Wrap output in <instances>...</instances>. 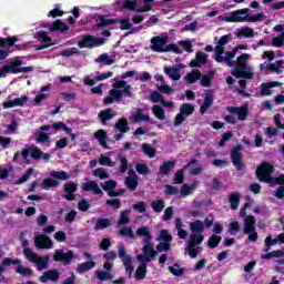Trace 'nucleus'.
I'll list each match as a JSON object with an SVG mask.
<instances>
[{
  "label": "nucleus",
  "instance_id": "f257e3e1",
  "mask_svg": "<svg viewBox=\"0 0 284 284\" xmlns=\"http://www.w3.org/2000/svg\"><path fill=\"white\" fill-rule=\"evenodd\" d=\"M214 225V220L206 217L203 221L196 220L194 222H191L189 224L190 231L192 234L190 235L189 239V244L186 246V252L191 256V258H196L199 254H201V247H196V245H201L203 241H205V236H203V232L206 230H210Z\"/></svg>",
  "mask_w": 284,
  "mask_h": 284
},
{
  "label": "nucleus",
  "instance_id": "f03ea898",
  "mask_svg": "<svg viewBox=\"0 0 284 284\" xmlns=\"http://www.w3.org/2000/svg\"><path fill=\"white\" fill-rule=\"evenodd\" d=\"M214 41H217L214 55L215 61L217 63H223V61H225L229 68H234L235 63L233 59L236 57L239 48H234L232 51L225 52V45H227L232 41V33L222 36L221 38L215 37Z\"/></svg>",
  "mask_w": 284,
  "mask_h": 284
},
{
  "label": "nucleus",
  "instance_id": "7ed1b4c3",
  "mask_svg": "<svg viewBox=\"0 0 284 284\" xmlns=\"http://www.w3.org/2000/svg\"><path fill=\"white\" fill-rule=\"evenodd\" d=\"M26 234H27L26 232H21L19 237V240L21 241L22 247H24L23 255L26 256V260L37 265L38 272L48 270V263H50V257L39 256L31 248H28V245H30V242H28V239H26Z\"/></svg>",
  "mask_w": 284,
  "mask_h": 284
},
{
  "label": "nucleus",
  "instance_id": "20e7f679",
  "mask_svg": "<svg viewBox=\"0 0 284 284\" xmlns=\"http://www.w3.org/2000/svg\"><path fill=\"white\" fill-rule=\"evenodd\" d=\"M250 59H252L250 53L237 57V61H234L235 68L231 71V74L236 79H254V69L247 65Z\"/></svg>",
  "mask_w": 284,
  "mask_h": 284
},
{
  "label": "nucleus",
  "instance_id": "39448f33",
  "mask_svg": "<svg viewBox=\"0 0 284 284\" xmlns=\"http://www.w3.org/2000/svg\"><path fill=\"white\" fill-rule=\"evenodd\" d=\"M122 97H132L130 84L123 80L115 81L113 88L109 91V97L104 99V103L110 105L113 101H121Z\"/></svg>",
  "mask_w": 284,
  "mask_h": 284
},
{
  "label": "nucleus",
  "instance_id": "423d86ee",
  "mask_svg": "<svg viewBox=\"0 0 284 284\" xmlns=\"http://www.w3.org/2000/svg\"><path fill=\"white\" fill-rule=\"evenodd\" d=\"M250 9H240L236 11L231 12L229 16L224 18L226 23H255L256 21H261L263 19V13H257L255 16L247 14Z\"/></svg>",
  "mask_w": 284,
  "mask_h": 284
},
{
  "label": "nucleus",
  "instance_id": "0eeeda50",
  "mask_svg": "<svg viewBox=\"0 0 284 284\" xmlns=\"http://www.w3.org/2000/svg\"><path fill=\"white\" fill-rule=\"evenodd\" d=\"M168 36L153 37L151 39L150 49L153 52H175L176 54L183 53V49L179 48L176 44H168Z\"/></svg>",
  "mask_w": 284,
  "mask_h": 284
},
{
  "label": "nucleus",
  "instance_id": "6e6552de",
  "mask_svg": "<svg viewBox=\"0 0 284 284\" xmlns=\"http://www.w3.org/2000/svg\"><path fill=\"white\" fill-rule=\"evenodd\" d=\"M23 65V60L16 58L11 62L7 63L2 69H0V79H4L8 74H27L32 72L34 67H21Z\"/></svg>",
  "mask_w": 284,
  "mask_h": 284
},
{
  "label": "nucleus",
  "instance_id": "1a4fd4ad",
  "mask_svg": "<svg viewBox=\"0 0 284 284\" xmlns=\"http://www.w3.org/2000/svg\"><path fill=\"white\" fill-rule=\"evenodd\" d=\"M112 23H115L120 30H126L128 31L126 34H139V31L143 30V26L134 27L130 18H121L118 20H112V19L105 20V18L100 17V26H110Z\"/></svg>",
  "mask_w": 284,
  "mask_h": 284
},
{
  "label": "nucleus",
  "instance_id": "9d476101",
  "mask_svg": "<svg viewBox=\"0 0 284 284\" xmlns=\"http://www.w3.org/2000/svg\"><path fill=\"white\" fill-rule=\"evenodd\" d=\"M274 172V166L272 164L264 162L256 170L257 179L263 181L264 183H270L271 185H278V183H284V175H280L278 178H272V173Z\"/></svg>",
  "mask_w": 284,
  "mask_h": 284
},
{
  "label": "nucleus",
  "instance_id": "9b49d317",
  "mask_svg": "<svg viewBox=\"0 0 284 284\" xmlns=\"http://www.w3.org/2000/svg\"><path fill=\"white\" fill-rule=\"evenodd\" d=\"M119 3L122 4V8H126V10H133L134 12H150L154 0H120Z\"/></svg>",
  "mask_w": 284,
  "mask_h": 284
},
{
  "label": "nucleus",
  "instance_id": "f8f14e48",
  "mask_svg": "<svg viewBox=\"0 0 284 284\" xmlns=\"http://www.w3.org/2000/svg\"><path fill=\"white\" fill-rule=\"evenodd\" d=\"M19 41V38L12 37V38H0V61H3V59L8 58V54L12 52V48H16L17 50H21L17 43Z\"/></svg>",
  "mask_w": 284,
  "mask_h": 284
},
{
  "label": "nucleus",
  "instance_id": "ddd939ff",
  "mask_svg": "<svg viewBox=\"0 0 284 284\" xmlns=\"http://www.w3.org/2000/svg\"><path fill=\"white\" fill-rule=\"evenodd\" d=\"M244 234L248 235V241L256 243L258 241V233H256V220L253 215H247L244 219Z\"/></svg>",
  "mask_w": 284,
  "mask_h": 284
},
{
  "label": "nucleus",
  "instance_id": "4468645a",
  "mask_svg": "<svg viewBox=\"0 0 284 284\" xmlns=\"http://www.w3.org/2000/svg\"><path fill=\"white\" fill-rule=\"evenodd\" d=\"M159 252L154 250V245L152 243L145 244L142 247V254L136 256L138 263H150L152 258H154Z\"/></svg>",
  "mask_w": 284,
  "mask_h": 284
},
{
  "label": "nucleus",
  "instance_id": "2eb2a0df",
  "mask_svg": "<svg viewBox=\"0 0 284 284\" xmlns=\"http://www.w3.org/2000/svg\"><path fill=\"white\" fill-rule=\"evenodd\" d=\"M30 98L28 95H22L20 98H12V95H9L7 100L2 103V108L4 110H8L10 108H23L28 103Z\"/></svg>",
  "mask_w": 284,
  "mask_h": 284
},
{
  "label": "nucleus",
  "instance_id": "dca6fc26",
  "mask_svg": "<svg viewBox=\"0 0 284 284\" xmlns=\"http://www.w3.org/2000/svg\"><path fill=\"white\" fill-rule=\"evenodd\" d=\"M158 241H160V244L156 245L158 252H168L170 250V243H172V235L168 230H161Z\"/></svg>",
  "mask_w": 284,
  "mask_h": 284
},
{
  "label": "nucleus",
  "instance_id": "f3484780",
  "mask_svg": "<svg viewBox=\"0 0 284 284\" xmlns=\"http://www.w3.org/2000/svg\"><path fill=\"white\" fill-rule=\"evenodd\" d=\"M74 258H77V256L72 251L63 252V250H55L53 255V261L63 263V265H70Z\"/></svg>",
  "mask_w": 284,
  "mask_h": 284
},
{
  "label": "nucleus",
  "instance_id": "a211bd4d",
  "mask_svg": "<svg viewBox=\"0 0 284 284\" xmlns=\"http://www.w3.org/2000/svg\"><path fill=\"white\" fill-rule=\"evenodd\" d=\"M118 256L119 258H121L129 276H132V272H134V266L132 265V256L125 253V247L123 246L118 247Z\"/></svg>",
  "mask_w": 284,
  "mask_h": 284
},
{
  "label": "nucleus",
  "instance_id": "6ab92c4d",
  "mask_svg": "<svg viewBox=\"0 0 284 284\" xmlns=\"http://www.w3.org/2000/svg\"><path fill=\"white\" fill-rule=\"evenodd\" d=\"M103 45L102 38H94L92 36H83L79 41V48H98Z\"/></svg>",
  "mask_w": 284,
  "mask_h": 284
},
{
  "label": "nucleus",
  "instance_id": "aec40b11",
  "mask_svg": "<svg viewBox=\"0 0 284 284\" xmlns=\"http://www.w3.org/2000/svg\"><path fill=\"white\" fill-rule=\"evenodd\" d=\"M34 245L38 250H52V240L44 234H37L34 237Z\"/></svg>",
  "mask_w": 284,
  "mask_h": 284
},
{
  "label": "nucleus",
  "instance_id": "412c9836",
  "mask_svg": "<svg viewBox=\"0 0 284 284\" xmlns=\"http://www.w3.org/2000/svg\"><path fill=\"white\" fill-rule=\"evenodd\" d=\"M250 106L247 104H243L242 106H229L227 112L230 114L237 115L239 121H246L247 120V112Z\"/></svg>",
  "mask_w": 284,
  "mask_h": 284
},
{
  "label": "nucleus",
  "instance_id": "4be33fe9",
  "mask_svg": "<svg viewBox=\"0 0 284 284\" xmlns=\"http://www.w3.org/2000/svg\"><path fill=\"white\" fill-rule=\"evenodd\" d=\"M114 77V72L111 71H106L103 73H97L95 78H91L90 75L84 77V84L85 85H94V83H97V81H105V79H110Z\"/></svg>",
  "mask_w": 284,
  "mask_h": 284
},
{
  "label": "nucleus",
  "instance_id": "5701e85b",
  "mask_svg": "<svg viewBox=\"0 0 284 284\" xmlns=\"http://www.w3.org/2000/svg\"><path fill=\"white\" fill-rule=\"evenodd\" d=\"M40 130H42V132H49V134H57V131L59 130L70 133V128H68L63 122H57L52 125H42Z\"/></svg>",
  "mask_w": 284,
  "mask_h": 284
},
{
  "label": "nucleus",
  "instance_id": "b1692460",
  "mask_svg": "<svg viewBox=\"0 0 284 284\" xmlns=\"http://www.w3.org/2000/svg\"><path fill=\"white\" fill-rule=\"evenodd\" d=\"M154 79L158 81L156 88L159 92H162V94H172V92H174L172 87L165 84V78L162 74L156 73Z\"/></svg>",
  "mask_w": 284,
  "mask_h": 284
},
{
  "label": "nucleus",
  "instance_id": "393cba45",
  "mask_svg": "<svg viewBox=\"0 0 284 284\" xmlns=\"http://www.w3.org/2000/svg\"><path fill=\"white\" fill-rule=\"evenodd\" d=\"M163 72L172 81H181V67H164Z\"/></svg>",
  "mask_w": 284,
  "mask_h": 284
},
{
  "label": "nucleus",
  "instance_id": "a878e982",
  "mask_svg": "<svg viewBox=\"0 0 284 284\" xmlns=\"http://www.w3.org/2000/svg\"><path fill=\"white\" fill-rule=\"evenodd\" d=\"M43 28H48L50 32H67V30H70L68 24L61 20H57L53 23H44Z\"/></svg>",
  "mask_w": 284,
  "mask_h": 284
},
{
  "label": "nucleus",
  "instance_id": "bb28decb",
  "mask_svg": "<svg viewBox=\"0 0 284 284\" xmlns=\"http://www.w3.org/2000/svg\"><path fill=\"white\" fill-rule=\"evenodd\" d=\"M240 150H241V146H236L231 152V159H232L233 165H234V168H236V170H242L244 168L243 154H241Z\"/></svg>",
  "mask_w": 284,
  "mask_h": 284
},
{
  "label": "nucleus",
  "instance_id": "cd10ccee",
  "mask_svg": "<svg viewBox=\"0 0 284 284\" xmlns=\"http://www.w3.org/2000/svg\"><path fill=\"white\" fill-rule=\"evenodd\" d=\"M125 185L134 192L136 187H139V176L136 175V172L134 170H130L128 176L125 178Z\"/></svg>",
  "mask_w": 284,
  "mask_h": 284
},
{
  "label": "nucleus",
  "instance_id": "c85d7f7f",
  "mask_svg": "<svg viewBox=\"0 0 284 284\" xmlns=\"http://www.w3.org/2000/svg\"><path fill=\"white\" fill-rule=\"evenodd\" d=\"M77 187H79V184L75 182H67L64 184V199L67 201H74L77 199V195H74V192H77Z\"/></svg>",
  "mask_w": 284,
  "mask_h": 284
},
{
  "label": "nucleus",
  "instance_id": "c756f323",
  "mask_svg": "<svg viewBox=\"0 0 284 284\" xmlns=\"http://www.w3.org/2000/svg\"><path fill=\"white\" fill-rule=\"evenodd\" d=\"M136 235L142 237V243H152V231H150V226L139 227L136 230Z\"/></svg>",
  "mask_w": 284,
  "mask_h": 284
},
{
  "label": "nucleus",
  "instance_id": "7c9ffc66",
  "mask_svg": "<svg viewBox=\"0 0 284 284\" xmlns=\"http://www.w3.org/2000/svg\"><path fill=\"white\" fill-rule=\"evenodd\" d=\"M59 276H61V274L57 270L47 271L42 276H40V283H48V281L57 283V281H59Z\"/></svg>",
  "mask_w": 284,
  "mask_h": 284
},
{
  "label": "nucleus",
  "instance_id": "2f4dec72",
  "mask_svg": "<svg viewBox=\"0 0 284 284\" xmlns=\"http://www.w3.org/2000/svg\"><path fill=\"white\" fill-rule=\"evenodd\" d=\"M214 103V95L212 94L211 91L206 92L204 95V102L200 106V113L205 114L210 108H212V104Z\"/></svg>",
  "mask_w": 284,
  "mask_h": 284
},
{
  "label": "nucleus",
  "instance_id": "473e14b6",
  "mask_svg": "<svg viewBox=\"0 0 284 284\" xmlns=\"http://www.w3.org/2000/svg\"><path fill=\"white\" fill-rule=\"evenodd\" d=\"M84 192H93V194H103L101 187L95 181H88L82 185Z\"/></svg>",
  "mask_w": 284,
  "mask_h": 284
},
{
  "label": "nucleus",
  "instance_id": "72a5a7b5",
  "mask_svg": "<svg viewBox=\"0 0 284 284\" xmlns=\"http://www.w3.org/2000/svg\"><path fill=\"white\" fill-rule=\"evenodd\" d=\"M36 37L40 43H43V48H50L52 45V38L48 36V32L45 31H38L36 33Z\"/></svg>",
  "mask_w": 284,
  "mask_h": 284
},
{
  "label": "nucleus",
  "instance_id": "f704fd0d",
  "mask_svg": "<svg viewBox=\"0 0 284 284\" xmlns=\"http://www.w3.org/2000/svg\"><path fill=\"white\" fill-rule=\"evenodd\" d=\"M30 154L31 159H36L37 161H39V159H43V161H50V155L37 146L30 149Z\"/></svg>",
  "mask_w": 284,
  "mask_h": 284
},
{
  "label": "nucleus",
  "instance_id": "c9c22d12",
  "mask_svg": "<svg viewBox=\"0 0 284 284\" xmlns=\"http://www.w3.org/2000/svg\"><path fill=\"white\" fill-rule=\"evenodd\" d=\"M281 85V82H268V83H263L261 85V90H262V97H270V94H272L273 92V88H278Z\"/></svg>",
  "mask_w": 284,
  "mask_h": 284
},
{
  "label": "nucleus",
  "instance_id": "e433bc0d",
  "mask_svg": "<svg viewBox=\"0 0 284 284\" xmlns=\"http://www.w3.org/2000/svg\"><path fill=\"white\" fill-rule=\"evenodd\" d=\"M236 37L239 39H252V37H254V29L250 27H243L241 29H237Z\"/></svg>",
  "mask_w": 284,
  "mask_h": 284
},
{
  "label": "nucleus",
  "instance_id": "4c0bfd02",
  "mask_svg": "<svg viewBox=\"0 0 284 284\" xmlns=\"http://www.w3.org/2000/svg\"><path fill=\"white\" fill-rule=\"evenodd\" d=\"M95 63H99V65H114V58L108 53H102L95 59Z\"/></svg>",
  "mask_w": 284,
  "mask_h": 284
},
{
  "label": "nucleus",
  "instance_id": "58836bf2",
  "mask_svg": "<svg viewBox=\"0 0 284 284\" xmlns=\"http://www.w3.org/2000/svg\"><path fill=\"white\" fill-rule=\"evenodd\" d=\"M131 121L134 123H139L140 121H150V115L148 113H143V110L136 109V112L131 114Z\"/></svg>",
  "mask_w": 284,
  "mask_h": 284
},
{
  "label": "nucleus",
  "instance_id": "ea45409f",
  "mask_svg": "<svg viewBox=\"0 0 284 284\" xmlns=\"http://www.w3.org/2000/svg\"><path fill=\"white\" fill-rule=\"evenodd\" d=\"M204 63H207V55L205 52L199 51L195 60L191 61L190 65L192 68H196L197 65H203Z\"/></svg>",
  "mask_w": 284,
  "mask_h": 284
},
{
  "label": "nucleus",
  "instance_id": "a19ab883",
  "mask_svg": "<svg viewBox=\"0 0 284 284\" xmlns=\"http://www.w3.org/2000/svg\"><path fill=\"white\" fill-rule=\"evenodd\" d=\"M140 265L138 266L135 271V278L136 281H143L148 274V263L145 262H139Z\"/></svg>",
  "mask_w": 284,
  "mask_h": 284
},
{
  "label": "nucleus",
  "instance_id": "79ce46f5",
  "mask_svg": "<svg viewBox=\"0 0 284 284\" xmlns=\"http://www.w3.org/2000/svg\"><path fill=\"white\" fill-rule=\"evenodd\" d=\"M97 267V263L93 261L84 262L78 265L77 272L79 274H83L85 272H90V270H94Z\"/></svg>",
  "mask_w": 284,
  "mask_h": 284
},
{
  "label": "nucleus",
  "instance_id": "37998d69",
  "mask_svg": "<svg viewBox=\"0 0 284 284\" xmlns=\"http://www.w3.org/2000/svg\"><path fill=\"white\" fill-rule=\"evenodd\" d=\"M102 187L105 192H108L109 196H116V193L112 190L116 189V182H114L113 180L110 181H105L102 184Z\"/></svg>",
  "mask_w": 284,
  "mask_h": 284
},
{
  "label": "nucleus",
  "instance_id": "c03bdc74",
  "mask_svg": "<svg viewBox=\"0 0 284 284\" xmlns=\"http://www.w3.org/2000/svg\"><path fill=\"white\" fill-rule=\"evenodd\" d=\"M201 71L199 70H193L190 73H187L184 79L186 83H196L201 79Z\"/></svg>",
  "mask_w": 284,
  "mask_h": 284
},
{
  "label": "nucleus",
  "instance_id": "a18cd8bd",
  "mask_svg": "<svg viewBox=\"0 0 284 284\" xmlns=\"http://www.w3.org/2000/svg\"><path fill=\"white\" fill-rule=\"evenodd\" d=\"M152 112L155 119H159V121H165V111H163V108H161V105H153Z\"/></svg>",
  "mask_w": 284,
  "mask_h": 284
},
{
  "label": "nucleus",
  "instance_id": "49530a36",
  "mask_svg": "<svg viewBox=\"0 0 284 284\" xmlns=\"http://www.w3.org/2000/svg\"><path fill=\"white\" fill-rule=\"evenodd\" d=\"M50 176H52V179H58L59 181H68V179H70V174L65 171H51Z\"/></svg>",
  "mask_w": 284,
  "mask_h": 284
},
{
  "label": "nucleus",
  "instance_id": "de8ad7c7",
  "mask_svg": "<svg viewBox=\"0 0 284 284\" xmlns=\"http://www.w3.org/2000/svg\"><path fill=\"white\" fill-rule=\"evenodd\" d=\"M115 128L119 132L126 133L130 131V126H128V120L122 118L115 123Z\"/></svg>",
  "mask_w": 284,
  "mask_h": 284
},
{
  "label": "nucleus",
  "instance_id": "09e8293b",
  "mask_svg": "<svg viewBox=\"0 0 284 284\" xmlns=\"http://www.w3.org/2000/svg\"><path fill=\"white\" fill-rule=\"evenodd\" d=\"M34 139L37 143H48V141H50V135L43 133V130L40 129V131L34 133Z\"/></svg>",
  "mask_w": 284,
  "mask_h": 284
},
{
  "label": "nucleus",
  "instance_id": "8fccbe9b",
  "mask_svg": "<svg viewBox=\"0 0 284 284\" xmlns=\"http://www.w3.org/2000/svg\"><path fill=\"white\" fill-rule=\"evenodd\" d=\"M172 170H174V162H164L160 168V174H162V176H166V174H170Z\"/></svg>",
  "mask_w": 284,
  "mask_h": 284
},
{
  "label": "nucleus",
  "instance_id": "3c124183",
  "mask_svg": "<svg viewBox=\"0 0 284 284\" xmlns=\"http://www.w3.org/2000/svg\"><path fill=\"white\" fill-rule=\"evenodd\" d=\"M264 243H265V247H266L264 250V252H266V254H267V252H270V247H272L274 245H277L278 237L277 236L276 237H272V235H268V236L265 237Z\"/></svg>",
  "mask_w": 284,
  "mask_h": 284
},
{
  "label": "nucleus",
  "instance_id": "603ef678",
  "mask_svg": "<svg viewBox=\"0 0 284 284\" xmlns=\"http://www.w3.org/2000/svg\"><path fill=\"white\" fill-rule=\"evenodd\" d=\"M180 112L187 118V116H190V114H194V105H192L190 103H183L180 106Z\"/></svg>",
  "mask_w": 284,
  "mask_h": 284
},
{
  "label": "nucleus",
  "instance_id": "864d4df0",
  "mask_svg": "<svg viewBox=\"0 0 284 284\" xmlns=\"http://www.w3.org/2000/svg\"><path fill=\"white\" fill-rule=\"evenodd\" d=\"M268 70H271V72H275V74H281V72H283V61L278 60L275 63H270Z\"/></svg>",
  "mask_w": 284,
  "mask_h": 284
},
{
  "label": "nucleus",
  "instance_id": "5fc2aeb1",
  "mask_svg": "<svg viewBox=\"0 0 284 284\" xmlns=\"http://www.w3.org/2000/svg\"><path fill=\"white\" fill-rule=\"evenodd\" d=\"M101 122L105 123L106 121H110V119H112L114 116V111L112 109H106L104 111H102L99 114Z\"/></svg>",
  "mask_w": 284,
  "mask_h": 284
},
{
  "label": "nucleus",
  "instance_id": "6e6d98bb",
  "mask_svg": "<svg viewBox=\"0 0 284 284\" xmlns=\"http://www.w3.org/2000/svg\"><path fill=\"white\" fill-rule=\"evenodd\" d=\"M95 276L99 281H112L110 271H95Z\"/></svg>",
  "mask_w": 284,
  "mask_h": 284
},
{
  "label": "nucleus",
  "instance_id": "4d7b16f0",
  "mask_svg": "<svg viewBox=\"0 0 284 284\" xmlns=\"http://www.w3.org/2000/svg\"><path fill=\"white\" fill-rule=\"evenodd\" d=\"M229 201L231 203V210H239V203L241 201L239 193H232Z\"/></svg>",
  "mask_w": 284,
  "mask_h": 284
},
{
  "label": "nucleus",
  "instance_id": "13d9d810",
  "mask_svg": "<svg viewBox=\"0 0 284 284\" xmlns=\"http://www.w3.org/2000/svg\"><path fill=\"white\" fill-rule=\"evenodd\" d=\"M93 176H97L98 179H101V181L105 179H110V174H108V171L103 168L95 169L93 171Z\"/></svg>",
  "mask_w": 284,
  "mask_h": 284
},
{
  "label": "nucleus",
  "instance_id": "bf43d9fd",
  "mask_svg": "<svg viewBox=\"0 0 284 284\" xmlns=\"http://www.w3.org/2000/svg\"><path fill=\"white\" fill-rule=\"evenodd\" d=\"M222 237L220 235L213 234L207 242L209 247L214 250V247H219V243H221Z\"/></svg>",
  "mask_w": 284,
  "mask_h": 284
},
{
  "label": "nucleus",
  "instance_id": "052dcab7",
  "mask_svg": "<svg viewBox=\"0 0 284 284\" xmlns=\"http://www.w3.org/2000/svg\"><path fill=\"white\" fill-rule=\"evenodd\" d=\"M195 189H196V184H191V185L183 184V186L180 190V194L183 197L189 196V194L192 193V190H195Z\"/></svg>",
  "mask_w": 284,
  "mask_h": 284
},
{
  "label": "nucleus",
  "instance_id": "680f3d73",
  "mask_svg": "<svg viewBox=\"0 0 284 284\" xmlns=\"http://www.w3.org/2000/svg\"><path fill=\"white\" fill-rule=\"evenodd\" d=\"M17 274H20L21 276H31L32 270L30 267H26L21 264H18L16 268Z\"/></svg>",
  "mask_w": 284,
  "mask_h": 284
},
{
  "label": "nucleus",
  "instance_id": "e2e57ef3",
  "mask_svg": "<svg viewBox=\"0 0 284 284\" xmlns=\"http://www.w3.org/2000/svg\"><path fill=\"white\" fill-rule=\"evenodd\" d=\"M152 210L155 212H163V209L165 207V201L163 200H156L151 203Z\"/></svg>",
  "mask_w": 284,
  "mask_h": 284
},
{
  "label": "nucleus",
  "instance_id": "0e129e2a",
  "mask_svg": "<svg viewBox=\"0 0 284 284\" xmlns=\"http://www.w3.org/2000/svg\"><path fill=\"white\" fill-rule=\"evenodd\" d=\"M59 186V182L53 179H44L42 180V187L43 190H48L49 187H57Z\"/></svg>",
  "mask_w": 284,
  "mask_h": 284
},
{
  "label": "nucleus",
  "instance_id": "69168bd1",
  "mask_svg": "<svg viewBox=\"0 0 284 284\" xmlns=\"http://www.w3.org/2000/svg\"><path fill=\"white\" fill-rule=\"evenodd\" d=\"M95 139H98L102 148H108V145L105 144V139H106L105 131L99 130L98 132H95Z\"/></svg>",
  "mask_w": 284,
  "mask_h": 284
},
{
  "label": "nucleus",
  "instance_id": "338daca9",
  "mask_svg": "<svg viewBox=\"0 0 284 284\" xmlns=\"http://www.w3.org/2000/svg\"><path fill=\"white\" fill-rule=\"evenodd\" d=\"M135 170H136V172L139 173V174H142L143 176H145V175H148V174H150V168L148 166V165H145V164H142V163H138L136 165H135Z\"/></svg>",
  "mask_w": 284,
  "mask_h": 284
},
{
  "label": "nucleus",
  "instance_id": "774afa93",
  "mask_svg": "<svg viewBox=\"0 0 284 284\" xmlns=\"http://www.w3.org/2000/svg\"><path fill=\"white\" fill-rule=\"evenodd\" d=\"M111 222L108 219H100L95 224V230H105V227H110Z\"/></svg>",
  "mask_w": 284,
  "mask_h": 284
}]
</instances>
